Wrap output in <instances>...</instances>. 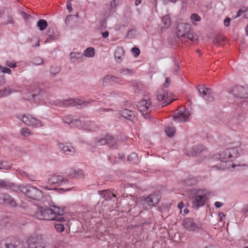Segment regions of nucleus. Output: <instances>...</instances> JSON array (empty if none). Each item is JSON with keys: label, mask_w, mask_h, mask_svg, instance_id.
<instances>
[{"label": "nucleus", "mask_w": 248, "mask_h": 248, "mask_svg": "<svg viewBox=\"0 0 248 248\" xmlns=\"http://www.w3.org/2000/svg\"><path fill=\"white\" fill-rule=\"evenodd\" d=\"M240 143L238 142L235 143V146L230 147L220 152L218 154L216 155L215 158L218 159L223 164V165L218 167V169L223 170L226 168H229L226 164L229 160H232L238 156L239 152L237 148L239 147Z\"/></svg>", "instance_id": "obj_1"}, {"label": "nucleus", "mask_w": 248, "mask_h": 248, "mask_svg": "<svg viewBox=\"0 0 248 248\" xmlns=\"http://www.w3.org/2000/svg\"><path fill=\"white\" fill-rule=\"evenodd\" d=\"M176 33L180 40L186 43L188 41L196 42L198 41V36L194 34L191 25L189 23H180L177 27Z\"/></svg>", "instance_id": "obj_2"}, {"label": "nucleus", "mask_w": 248, "mask_h": 248, "mask_svg": "<svg viewBox=\"0 0 248 248\" xmlns=\"http://www.w3.org/2000/svg\"><path fill=\"white\" fill-rule=\"evenodd\" d=\"M207 192L205 190L200 189L197 191L192 198V202L194 208L198 209L204 206L207 198Z\"/></svg>", "instance_id": "obj_3"}, {"label": "nucleus", "mask_w": 248, "mask_h": 248, "mask_svg": "<svg viewBox=\"0 0 248 248\" xmlns=\"http://www.w3.org/2000/svg\"><path fill=\"white\" fill-rule=\"evenodd\" d=\"M22 192L29 198L36 201L40 200L43 197V192L40 189L31 186L23 188Z\"/></svg>", "instance_id": "obj_4"}, {"label": "nucleus", "mask_w": 248, "mask_h": 248, "mask_svg": "<svg viewBox=\"0 0 248 248\" xmlns=\"http://www.w3.org/2000/svg\"><path fill=\"white\" fill-rule=\"evenodd\" d=\"M18 118L25 124L32 127H40L43 126V123L41 120L29 114H23Z\"/></svg>", "instance_id": "obj_5"}, {"label": "nucleus", "mask_w": 248, "mask_h": 248, "mask_svg": "<svg viewBox=\"0 0 248 248\" xmlns=\"http://www.w3.org/2000/svg\"><path fill=\"white\" fill-rule=\"evenodd\" d=\"M52 211L47 207L39 206L34 213V217L39 219L52 220Z\"/></svg>", "instance_id": "obj_6"}, {"label": "nucleus", "mask_w": 248, "mask_h": 248, "mask_svg": "<svg viewBox=\"0 0 248 248\" xmlns=\"http://www.w3.org/2000/svg\"><path fill=\"white\" fill-rule=\"evenodd\" d=\"M68 183V180L62 175L54 174L50 176L48 184L54 186H62Z\"/></svg>", "instance_id": "obj_7"}, {"label": "nucleus", "mask_w": 248, "mask_h": 248, "mask_svg": "<svg viewBox=\"0 0 248 248\" xmlns=\"http://www.w3.org/2000/svg\"><path fill=\"white\" fill-rule=\"evenodd\" d=\"M160 195L157 193H153L144 200L143 205L146 209H151L155 206L159 202Z\"/></svg>", "instance_id": "obj_8"}, {"label": "nucleus", "mask_w": 248, "mask_h": 248, "mask_svg": "<svg viewBox=\"0 0 248 248\" xmlns=\"http://www.w3.org/2000/svg\"><path fill=\"white\" fill-rule=\"evenodd\" d=\"M70 126L77 127L79 129L93 130L94 124L93 122L84 123L80 120H74L69 123Z\"/></svg>", "instance_id": "obj_9"}, {"label": "nucleus", "mask_w": 248, "mask_h": 248, "mask_svg": "<svg viewBox=\"0 0 248 248\" xmlns=\"http://www.w3.org/2000/svg\"><path fill=\"white\" fill-rule=\"evenodd\" d=\"M190 114L189 110L184 108H181L173 117L175 122H184L188 120Z\"/></svg>", "instance_id": "obj_10"}, {"label": "nucleus", "mask_w": 248, "mask_h": 248, "mask_svg": "<svg viewBox=\"0 0 248 248\" xmlns=\"http://www.w3.org/2000/svg\"><path fill=\"white\" fill-rule=\"evenodd\" d=\"M151 102L150 100H141L137 105L139 110L143 116L146 118L150 110Z\"/></svg>", "instance_id": "obj_11"}, {"label": "nucleus", "mask_w": 248, "mask_h": 248, "mask_svg": "<svg viewBox=\"0 0 248 248\" xmlns=\"http://www.w3.org/2000/svg\"><path fill=\"white\" fill-rule=\"evenodd\" d=\"M199 95L207 102H211L213 100L212 92L210 88L204 86H199L198 87Z\"/></svg>", "instance_id": "obj_12"}, {"label": "nucleus", "mask_w": 248, "mask_h": 248, "mask_svg": "<svg viewBox=\"0 0 248 248\" xmlns=\"http://www.w3.org/2000/svg\"><path fill=\"white\" fill-rule=\"evenodd\" d=\"M52 213L51 214L53 215L52 220H56L58 221H62L64 219L63 217L61 216L63 215L65 213V209L63 207H60L57 206H52L51 208Z\"/></svg>", "instance_id": "obj_13"}, {"label": "nucleus", "mask_w": 248, "mask_h": 248, "mask_svg": "<svg viewBox=\"0 0 248 248\" xmlns=\"http://www.w3.org/2000/svg\"><path fill=\"white\" fill-rule=\"evenodd\" d=\"M95 142L96 145L97 146L108 144L111 148L116 147L115 146V141L114 139L109 135H106L102 138L96 139Z\"/></svg>", "instance_id": "obj_14"}, {"label": "nucleus", "mask_w": 248, "mask_h": 248, "mask_svg": "<svg viewBox=\"0 0 248 248\" xmlns=\"http://www.w3.org/2000/svg\"><path fill=\"white\" fill-rule=\"evenodd\" d=\"M91 103V101H84L80 99L71 98L64 100L63 105L64 106H86Z\"/></svg>", "instance_id": "obj_15"}, {"label": "nucleus", "mask_w": 248, "mask_h": 248, "mask_svg": "<svg viewBox=\"0 0 248 248\" xmlns=\"http://www.w3.org/2000/svg\"><path fill=\"white\" fill-rule=\"evenodd\" d=\"M182 225L185 229L189 231H195L198 228L197 223L191 218L184 219Z\"/></svg>", "instance_id": "obj_16"}, {"label": "nucleus", "mask_w": 248, "mask_h": 248, "mask_svg": "<svg viewBox=\"0 0 248 248\" xmlns=\"http://www.w3.org/2000/svg\"><path fill=\"white\" fill-rule=\"evenodd\" d=\"M29 248H46L44 244L39 242L37 239L33 236L28 239Z\"/></svg>", "instance_id": "obj_17"}, {"label": "nucleus", "mask_w": 248, "mask_h": 248, "mask_svg": "<svg viewBox=\"0 0 248 248\" xmlns=\"http://www.w3.org/2000/svg\"><path fill=\"white\" fill-rule=\"evenodd\" d=\"M157 98L159 101H165L163 103L164 106L168 105L172 102V100H170L169 99L168 93L167 91L164 90L159 91L157 95Z\"/></svg>", "instance_id": "obj_18"}, {"label": "nucleus", "mask_w": 248, "mask_h": 248, "mask_svg": "<svg viewBox=\"0 0 248 248\" xmlns=\"http://www.w3.org/2000/svg\"><path fill=\"white\" fill-rule=\"evenodd\" d=\"M205 150L206 148H205L202 145H197L194 146L190 150H188L186 152V154L189 156H194Z\"/></svg>", "instance_id": "obj_19"}, {"label": "nucleus", "mask_w": 248, "mask_h": 248, "mask_svg": "<svg viewBox=\"0 0 248 248\" xmlns=\"http://www.w3.org/2000/svg\"><path fill=\"white\" fill-rule=\"evenodd\" d=\"M121 81L119 78L112 76L111 75H107L103 79V84L107 85L108 84H113L115 83H118Z\"/></svg>", "instance_id": "obj_20"}, {"label": "nucleus", "mask_w": 248, "mask_h": 248, "mask_svg": "<svg viewBox=\"0 0 248 248\" xmlns=\"http://www.w3.org/2000/svg\"><path fill=\"white\" fill-rule=\"evenodd\" d=\"M59 146L61 150L66 155H72L76 153L75 149L70 145H66L63 143H60L59 144Z\"/></svg>", "instance_id": "obj_21"}, {"label": "nucleus", "mask_w": 248, "mask_h": 248, "mask_svg": "<svg viewBox=\"0 0 248 248\" xmlns=\"http://www.w3.org/2000/svg\"><path fill=\"white\" fill-rule=\"evenodd\" d=\"M83 55L81 53L72 52L70 55V61L72 62L78 63L82 61Z\"/></svg>", "instance_id": "obj_22"}, {"label": "nucleus", "mask_w": 248, "mask_h": 248, "mask_svg": "<svg viewBox=\"0 0 248 248\" xmlns=\"http://www.w3.org/2000/svg\"><path fill=\"white\" fill-rule=\"evenodd\" d=\"M3 202L5 204L11 206L15 207L16 206L15 200L8 194H5L3 196Z\"/></svg>", "instance_id": "obj_23"}, {"label": "nucleus", "mask_w": 248, "mask_h": 248, "mask_svg": "<svg viewBox=\"0 0 248 248\" xmlns=\"http://www.w3.org/2000/svg\"><path fill=\"white\" fill-rule=\"evenodd\" d=\"M16 91L11 87H7L0 90V97L7 96L12 93H14Z\"/></svg>", "instance_id": "obj_24"}, {"label": "nucleus", "mask_w": 248, "mask_h": 248, "mask_svg": "<svg viewBox=\"0 0 248 248\" xmlns=\"http://www.w3.org/2000/svg\"><path fill=\"white\" fill-rule=\"evenodd\" d=\"M16 91L11 87H7L0 90V97L7 96L12 93H14Z\"/></svg>", "instance_id": "obj_25"}, {"label": "nucleus", "mask_w": 248, "mask_h": 248, "mask_svg": "<svg viewBox=\"0 0 248 248\" xmlns=\"http://www.w3.org/2000/svg\"><path fill=\"white\" fill-rule=\"evenodd\" d=\"M114 57L117 62H120L124 57V51L122 47H118L114 53Z\"/></svg>", "instance_id": "obj_26"}, {"label": "nucleus", "mask_w": 248, "mask_h": 248, "mask_svg": "<svg viewBox=\"0 0 248 248\" xmlns=\"http://www.w3.org/2000/svg\"><path fill=\"white\" fill-rule=\"evenodd\" d=\"M98 194L105 198V200L111 199L116 196L108 190H105L98 191Z\"/></svg>", "instance_id": "obj_27"}, {"label": "nucleus", "mask_w": 248, "mask_h": 248, "mask_svg": "<svg viewBox=\"0 0 248 248\" xmlns=\"http://www.w3.org/2000/svg\"><path fill=\"white\" fill-rule=\"evenodd\" d=\"M19 14L21 15V16H38L37 13H34L32 10L27 8L23 9V10H21Z\"/></svg>", "instance_id": "obj_28"}, {"label": "nucleus", "mask_w": 248, "mask_h": 248, "mask_svg": "<svg viewBox=\"0 0 248 248\" xmlns=\"http://www.w3.org/2000/svg\"><path fill=\"white\" fill-rule=\"evenodd\" d=\"M121 0H113L110 4L109 7V10L111 12H114L116 11L117 6L121 3Z\"/></svg>", "instance_id": "obj_29"}, {"label": "nucleus", "mask_w": 248, "mask_h": 248, "mask_svg": "<svg viewBox=\"0 0 248 248\" xmlns=\"http://www.w3.org/2000/svg\"><path fill=\"white\" fill-rule=\"evenodd\" d=\"M122 115L126 119H131L134 116V112L129 109H124L122 112Z\"/></svg>", "instance_id": "obj_30"}, {"label": "nucleus", "mask_w": 248, "mask_h": 248, "mask_svg": "<svg viewBox=\"0 0 248 248\" xmlns=\"http://www.w3.org/2000/svg\"><path fill=\"white\" fill-rule=\"evenodd\" d=\"M239 91L240 92V93L239 94V97L240 98H246L248 97V87H240L239 88Z\"/></svg>", "instance_id": "obj_31"}, {"label": "nucleus", "mask_w": 248, "mask_h": 248, "mask_svg": "<svg viewBox=\"0 0 248 248\" xmlns=\"http://www.w3.org/2000/svg\"><path fill=\"white\" fill-rule=\"evenodd\" d=\"M37 27L41 31H43L47 26V23L44 19H40L37 22Z\"/></svg>", "instance_id": "obj_32"}, {"label": "nucleus", "mask_w": 248, "mask_h": 248, "mask_svg": "<svg viewBox=\"0 0 248 248\" xmlns=\"http://www.w3.org/2000/svg\"><path fill=\"white\" fill-rule=\"evenodd\" d=\"M162 22L164 24V28H168L171 24L170 16H162Z\"/></svg>", "instance_id": "obj_33"}, {"label": "nucleus", "mask_w": 248, "mask_h": 248, "mask_svg": "<svg viewBox=\"0 0 248 248\" xmlns=\"http://www.w3.org/2000/svg\"><path fill=\"white\" fill-rule=\"evenodd\" d=\"M175 132V128L173 126H168L165 128V133L169 137H172Z\"/></svg>", "instance_id": "obj_34"}, {"label": "nucleus", "mask_w": 248, "mask_h": 248, "mask_svg": "<svg viewBox=\"0 0 248 248\" xmlns=\"http://www.w3.org/2000/svg\"><path fill=\"white\" fill-rule=\"evenodd\" d=\"M127 160L132 163H137L138 161V155L136 153H132L128 156Z\"/></svg>", "instance_id": "obj_35"}, {"label": "nucleus", "mask_w": 248, "mask_h": 248, "mask_svg": "<svg viewBox=\"0 0 248 248\" xmlns=\"http://www.w3.org/2000/svg\"><path fill=\"white\" fill-rule=\"evenodd\" d=\"M94 55V49L93 47L87 48L84 52V56L87 57H93Z\"/></svg>", "instance_id": "obj_36"}, {"label": "nucleus", "mask_w": 248, "mask_h": 248, "mask_svg": "<svg viewBox=\"0 0 248 248\" xmlns=\"http://www.w3.org/2000/svg\"><path fill=\"white\" fill-rule=\"evenodd\" d=\"M11 168V164L7 161L0 162V169L9 170Z\"/></svg>", "instance_id": "obj_37"}, {"label": "nucleus", "mask_w": 248, "mask_h": 248, "mask_svg": "<svg viewBox=\"0 0 248 248\" xmlns=\"http://www.w3.org/2000/svg\"><path fill=\"white\" fill-rule=\"evenodd\" d=\"M21 134L24 137H28L32 134V133L31 132L29 128L27 127H24L21 129Z\"/></svg>", "instance_id": "obj_38"}, {"label": "nucleus", "mask_w": 248, "mask_h": 248, "mask_svg": "<svg viewBox=\"0 0 248 248\" xmlns=\"http://www.w3.org/2000/svg\"><path fill=\"white\" fill-rule=\"evenodd\" d=\"M242 14H244V16H248V7L247 8H242L240 9L236 16H241Z\"/></svg>", "instance_id": "obj_39"}, {"label": "nucleus", "mask_w": 248, "mask_h": 248, "mask_svg": "<svg viewBox=\"0 0 248 248\" xmlns=\"http://www.w3.org/2000/svg\"><path fill=\"white\" fill-rule=\"evenodd\" d=\"M54 227L56 230L59 232H62L64 230V226L61 223H57L55 225Z\"/></svg>", "instance_id": "obj_40"}, {"label": "nucleus", "mask_w": 248, "mask_h": 248, "mask_svg": "<svg viewBox=\"0 0 248 248\" xmlns=\"http://www.w3.org/2000/svg\"><path fill=\"white\" fill-rule=\"evenodd\" d=\"M137 31L135 30H131L128 32L127 37L129 38H132L135 37Z\"/></svg>", "instance_id": "obj_41"}, {"label": "nucleus", "mask_w": 248, "mask_h": 248, "mask_svg": "<svg viewBox=\"0 0 248 248\" xmlns=\"http://www.w3.org/2000/svg\"><path fill=\"white\" fill-rule=\"evenodd\" d=\"M0 70L2 72H3L4 73H7L9 74H12V70L9 68H7V67L0 65Z\"/></svg>", "instance_id": "obj_42"}, {"label": "nucleus", "mask_w": 248, "mask_h": 248, "mask_svg": "<svg viewBox=\"0 0 248 248\" xmlns=\"http://www.w3.org/2000/svg\"><path fill=\"white\" fill-rule=\"evenodd\" d=\"M6 64L11 68H15L16 67V62L15 61H7Z\"/></svg>", "instance_id": "obj_43"}, {"label": "nucleus", "mask_w": 248, "mask_h": 248, "mask_svg": "<svg viewBox=\"0 0 248 248\" xmlns=\"http://www.w3.org/2000/svg\"><path fill=\"white\" fill-rule=\"evenodd\" d=\"M53 248H65V243L62 242H57L53 245Z\"/></svg>", "instance_id": "obj_44"}, {"label": "nucleus", "mask_w": 248, "mask_h": 248, "mask_svg": "<svg viewBox=\"0 0 248 248\" xmlns=\"http://www.w3.org/2000/svg\"><path fill=\"white\" fill-rule=\"evenodd\" d=\"M6 248H21L22 247L21 245L18 244V245H15L14 244L10 243L6 245Z\"/></svg>", "instance_id": "obj_45"}, {"label": "nucleus", "mask_w": 248, "mask_h": 248, "mask_svg": "<svg viewBox=\"0 0 248 248\" xmlns=\"http://www.w3.org/2000/svg\"><path fill=\"white\" fill-rule=\"evenodd\" d=\"M191 21L192 23L196 25V22L200 21L201 19V16H190Z\"/></svg>", "instance_id": "obj_46"}, {"label": "nucleus", "mask_w": 248, "mask_h": 248, "mask_svg": "<svg viewBox=\"0 0 248 248\" xmlns=\"http://www.w3.org/2000/svg\"><path fill=\"white\" fill-rule=\"evenodd\" d=\"M43 62V60L41 58L39 57H37L36 58H34L33 60V63L35 65H39Z\"/></svg>", "instance_id": "obj_47"}, {"label": "nucleus", "mask_w": 248, "mask_h": 248, "mask_svg": "<svg viewBox=\"0 0 248 248\" xmlns=\"http://www.w3.org/2000/svg\"><path fill=\"white\" fill-rule=\"evenodd\" d=\"M121 73L123 75H131L133 73V71L129 69H122L121 71Z\"/></svg>", "instance_id": "obj_48"}, {"label": "nucleus", "mask_w": 248, "mask_h": 248, "mask_svg": "<svg viewBox=\"0 0 248 248\" xmlns=\"http://www.w3.org/2000/svg\"><path fill=\"white\" fill-rule=\"evenodd\" d=\"M132 52L135 57H137L140 53V50L138 48L134 47L132 49Z\"/></svg>", "instance_id": "obj_49"}, {"label": "nucleus", "mask_w": 248, "mask_h": 248, "mask_svg": "<svg viewBox=\"0 0 248 248\" xmlns=\"http://www.w3.org/2000/svg\"><path fill=\"white\" fill-rule=\"evenodd\" d=\"M8 13V9L4 6H0V15H6Z\"/></svg>", "instance_id": "obj_50"}, {"label": "nucleus", "mask_w": 248, "mask_h": 248, "mask_svg": "<svg viewBox=\"0 0 248 248\" xmlns=\"http://www.w3.org/2000/svg\"><path fill=\"white\" fill-rule=\"evenodd\" d=\"M184 185L186 186L192 185L194 184L195 180L194 179H190L184 181Z\"/></svg>", "instance_id": "obj_51"}, {"label": "nucleus", "mask_w": 248, "mask_h": 248, "mask_svg": "<svg viewBox=\"0 0 248 248\" xmlns=\"http://www.w3.org/2000/svg\"><path fill=\"white\" fill-rule=\"evenodd\" d=\"M68 175L71 178H75V175H76V170L71 169L69 172Z\"/></svg>", "instance_id": "obj_52"}, {"label": "nucleus", "mask_w": 248, "mask_h": 248, "mask_svg": "<svg viewBox=\"0 0 248 248\" xmlns=\"http://www.w3.org/2000/svg\"><path fill=\"white\" fill-rule=\"evenodd\" d=\"M83 176V172L81 170H76V175H75V178H81Z\"/></svg>", "instance_id": "obj_53"}, {"label": "nucleus", "mask_w": 248, "mask_h": 248, "mask_svg": "<svg viewBox=\"0 0 248 248\" xmlns=\"http://www.w3.org/2000/svg\"><path fill=\"white\" fill-rule=\"evenodd\" d=\"M170 78H166L165 82V83L163 84L164 87H165V88L168 87L169 86V85L170 84Z\"/></svg>", "instance_id": "obj_54"}, {"label": "nucleus", "mask_w": 248, "mask_h": 248, "mask_svg": "<svg viewBox=\"0 0 248 248\" xmlns=\"http://www.w3.org/2000/svg\"><path fill=\"white\" fill-rule=\"evenodd\" d=\"M0 187L7 188L8 185L4 180H0Z\"/></svg>", "instance_id": "obj_55"}, {"label": "nucleus", "mask_w": 248, "mask_h": 248, "mask_svg": "<svg viewBox=\"0 0 248 248\" xmlns=\"http://www.w3.org/2000/svg\"><path fill=\"white\" fill-rule=\"evenodd\" d=\"M231 21V19L229 17H226L224 20V24L226 27L229 26Z\"/></svg>", "instance_id": "obj_56"}, {"label": "nucleus", "mask_w": 248, "mask_h": 248, "mask_svg": "<svg viewBox=\"0 0 248 248\" xmlns=\"http://www.w3.org/2000/svg\"><path fill=\"white\" fill-rule=\"evenodd\" d=\"M5 83V79L3 75L0 74V86L3 85Z\"/></svg>", "instance_id": "obj_57"}, {"label": "nucleus", "mask_w": 248, "mask_h": 248, "mask_svg": "<svg viewBox=\"0 0 248 248\" xmlns=\"http://www.w3.org/2000/svg\"><path fill=\"white\" fill-rule=\"evenodd\" d=\"M22 176H25L26 177H29V175L26 172L22 170H17Z\"/></svg>", "instance_id": "obj_58"}, {"label": "nucleus", "mask_w": 248, "mask_h": 248, "mask_svg": "<svg viewBox=\"0 0 248 248\" xmlns=\"http://www.w3.org/2000/svg\"><path fill=\"white\" fill-rule=\"evenodd\" d=\"M184 207V203L183 202H180L178 204V208L180 209V213H182V209Z\"/></svg>", "instance_id": "obj_59"}, {"label": "nucleus", "mask_w": 248, "mask_h": 248, "mask_svg": "<svg viewBox=\"0 0 248 248\" xmlns=\"http://www.w3.org/2000/svg\"><path fill=\"white\" fill-rule=\"evenodd\" d=\"M67 8L70 12H72V7L71 2H67Z\"/></svg>", "instance_id": "obj_60"}, {"label": "nucleus", "mask_w": 248, "mask_h": 248, "mask_svg": "<svg viewBox=\"0 0 248 248\" xmlns=\"http://www.w3.org/2000/svg\"><path fill=\"white\" fill-rule=\"evenodd\" d=\"M223 203L221 202H216L215 203V205L216 206V207L217 208H219V207H221L222 205H223Z\"/></svg>", "instance_id": "obj_61"}, {"label": "nucleus", "mask_w": 248, "mask_h": 248, "mask_svg": "<svg viewBox=\"0 0 248 248\" xmlns=\"http://www.w3.org/2000/svg\"><path fill=\"white\" fill-rule=\"evenodd\" d=\"M102 35L104 38H106L108 37L109 33L108 31H106L104 32H102Z\"/></svg>", "instance_id": "obj_62"}, {"label": "nucleus", "mask_w": 248, "mask_h": 248, "mask_svg": "<svg viewBox=\"0 0 248 248\" xmlns=\"http://www.w3.org/2000/svg\"><path fill=\"white\" fill-rule=\"evenodd\" d=\"M141 0H136L135 4L136 5H138L141 3Z\"/></svg>", "instance_id": "obj_63"}, {"label": "nucleus", "mask_w": 248, "mask_h": 248, "mask_svg": "<svg viewBox=\"0 0 248 248\" xmlns=\"http://www.w3.org/2000/svg\"><path fill=\"white\" fill-rule=\"evenodd\" d=\"M188 209H187V208H185V209L184 210V214H183V215H186L187 214H188Z\"/></svg>", "instance_id": "obj_64"}]
</instances>
